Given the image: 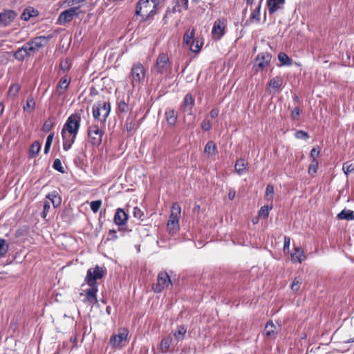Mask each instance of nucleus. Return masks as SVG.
<instances>
[{
    "mask_svg": "<svg viewBox=\"0 0 354 354\" xmlns=\"http://www.w3.org/2000/svg\"><path fill=\"white\" fill-rule=\"evenodd\" d=\"M278 59L283 66H290L292 64L291 59L285 53H279Z\"/></svg>",
    "mask_w": 354,
    "mask_h": 354,
    "instance_id": "obj_31",
    "label": "nucleus"
},
{
    "mask_svg": "<svg viewBox=\"0 0 354 354\" xmlns=\"http://www.w3.org/2000/svg\"><path fill=\"white\" fill-rule=\"evenodd\" d=\"M104 274V270L98 266L88 270L85 281L90 288L84 290L86 298L84 301L85 303H88L90 305L97 303L96 294L98 289L96 281L101 279Z\"/></svg>",
    "mask_w": 354,
    "mask_h": 354,
    "instance_id": "obj_2",
    "label": "nucleus"
},
{
    "mask_svg": "<svg viewBox=\"0 0 354 354\" xmlns=\"http://www.w3.org/2000/svg\"><path fill=\"white\" fill-rule=\"evenodd\" d=\"M102 205V201L100 200L94 201L91 203V209L94 213H97Z\"/></svg>",
    "mask_w": 354,
    "mask_h": 354,
    "instance_id": "obj_47",
    "label": "nucleus"
},
{
    "mask_svg": "<svg viewBox=\"0 0 354 354\" xmlns=\"http://www.w3.org/2000/svg\"><path fill=\"white\" fill-rule=\"evenodd\" d=\"M285 0H267V6L270 15L283 9L285 5Z\"/></svg>",
    "mask_w": 354,
    "mask_h": 354,
    "instance_id": "obj_15",
    "label": "nucleus"
},
{
    "mask_svg": "<svg viewBox=\"0 0 354 354\" xmlns=\"http://www.w3.org/2000/svg\"><path fill=\"white\" fill-rule=\"evenodd\" d=\"M128 335L129 330L127 328H120L118 334L111 335L109 343L113 348H121L128 342Z\"/></svg>",
    "mask_w": 354,
    "mask_h": 354,
    "instance_id": "obj_7",
    "label": "nucleus"
},
{
    "mask_svg": "<svg viewBox=\"0 0 354 354\" xmlns=\"http://www.w3.org/2000/svg\"><path fill=\"white\" fill-rule=\"evenodd\" d=\"M16 17V12L12 10H7L0 12V26H8L12 21H14Z\"/></svg>",
    "mask_w": 354,
    "mask_h": 354,
    "instance_id": "obj_14",
    "label": "nucleus"
},
{
    "mask_svg": "<svg viewBox=\"0 0 354 354\" xmlns=\"http://www.w3.org/2000/svg\"><path fill=\"white\" fill-rule=\"evenodd\" d=\"M125 127L128 132H131L133 130L135 127V123L133 122V120L131 118H128L127 119L126 123H125Z\"/></svg>",
    "mask_w": 354,
    "mask_h": 354,
    "instance_id": "obj_48",
    "label": "nucleus"
},
{
    "mask_svg": "<svg viewBox=\"0 0 354 354\" xmlns=\"http://www.w3.org/2000/svg\"><path fill=\"white\" fill-rule=\"evenodd\" d=\"M290 245V239L288 236H284L283 251L288 252Z\"/></svg>",
    "mask_w": 354,
    "mask_h": 354,
    "instance_id": "obj_54",
    "label": "nucleus"
},
{
    "mask_svg": "<svg viewBox=\"0 0 354 354\" xmlns=\"http://www.w3.org/2000/svg\"><path fill=\"white\" fill-rule=\"evenodd\" d=\"M20 90V86L18 84H12L8 90V95L9 97H15Z\"/></svg>",
    "mask_w": 354,
    "mask_h": 354,
    "instance_id": "obj_39",
    "label": "nucleus"
},
{
    "mask_svg": "<svg viewBox=\"0 0 354 354\" xmlns=\"http://www.w3.org/2000/svg\"><path fill=\"white\" fill-rule=\"evenodd\" d=\"M40 147H41V146H40V144L39 142H37V141L34 142L32 144L30 149L29 150L30 156L31 158L36 156L40 150Z\"/></svg>",
    "mask_w": 354,
    "mask_h": 354,
    "instance_id": "obj_34",
    "label": "nucleus"
},
{
    "mask_svg": "<svg viewBox=\"0 0 354 354\" xmlns=\"http://www.w3.org/2000/svg\"><path fill=\"white\" fill-rule=\"evenodd\" d=\"M146 75V70L143 65L140 62H136L132 65L130 77H131V84L140 83L144 80Z\"/></svg>",
    "mask_w": 354,
    "mask_h": 354,
    "instance_id": "obj_8",
    "label": "nucleus"
},
{
    "mask_svg": "<svg viewBox=\"0 0 354 354\" xmlns=\"http://www.w3.org/2000/svg\"><path fill=\"white\" fill-rule=\"evenodd\" d=\"M9 245L7 244L6 241L3 239H0V258L3 257L8 252Z\"/></svg>",
    "mask_w": 354,
    "mask_h": 354,
    "instance_id": "obj_37",
    "label": "nucleus"
},
{
    "mask_svg": "<svg viewBox=\"0 0 354 354\" xmlns=\"http://www.w3.org/2000/svg\"><path fill=\"white\" fill-rule=\"evenodd\" d=\"M295 137L297 139H302V140H307L309 138L307 132L301 131V130H299V131H296Z\"/></svg>",
    "mask_w": 354,
    "mask_h": 354,
    "instance_id": "obj_50",
    "label": "nucleus"
},
{
    "mask_svg": "<svg viewBox=\"0 0 354 354\" xmlns=\"http://www.w3.org/2000/svg\"><path fill=\"white\" fill-rule=\"evenodd\" d=\"M28 57L22 48H19L15 53V57L19 60L22 61L25 59V57Z\"/></svg>",
    "mask_w": 354,
    "mask_h": 354,
    "instance_id": "obj_46",
    "label": "nucleus"
},
{
    "mask_svg": "<svg viewBox=\"0 0 354 354\" xmlns=\"http://www.w3.org/2000/svg\"><path fill=\"white\" fill-rule=\"evenodd\" d=\"M274 194V187L272 185H267L265 194L266 199L268 201H272L273 199Z\"/></svg>",
    "mask_w": 354,
    "mask_h": 354,
    "instance_id": "obj_41",
    "label": "nucleus"
},
{
    "mask_svg": "<svg viewBox=\"0 0 354 354\" xmlns=\"http://www.w3.org/2000/svg\"><path fill=\"white\" fill-rule=\"evenodd\" d=\"M111 111L109 102H97L92 107L93 116L104 125Z\"/></svg>",
    "mask_w": 354,
    "mask_h": 354,
    "instance_id": "obj_5",
    "label": "nucleus"
},
{
    "mask_svg": "<svg viewBox=\"0 0 354 354\" xmlns=\"http://www.w3.org/2000/svg\"><path fill=\"white\" fill-rule=\"evenodd\" d=\"M282 84L283 79L279 76H277L270 79L268 83V86L270 88V93L279 92Z\"/></svg>",
    "mask_w": 354,
    "mask_h": 354,
    "instance_id": "obj_18",
    "label": "nucleus"
},
{
    "mask_svg": "<svg viewBox=\"0 0 354 354\" xmlns=\"http://www.w3.org/2000/svg\"><path fill=\"white\" fill-rule=\"evenodd\" d=\"M53 138H54V133H50L46 138V145L51 146L53 140Z\"/></svg>",
    "mask_w": 354,
    "mask_h": 354,
    "instance_id": "obj_60",
    "label": "nucleus"
},
{
    "mask_svg": "<svg viewBox=\"0 0 354 354\" xmlns=\"http://www.w3.org/2000/svg\"><path fill=\"white\" fill-rule=\"evenodd\" d=\"M203 45V42L201 41V40H199L198 38H196L194 39V43H192L191 44L189 49L191 51H192L195 53H198L201 51V49Z\"/></svg>",
    "mask_w": 354,
    "mask_h": 354,
    "instance_id": "obj_33",
    "label": "nucleus"
},
{
    "mask_svg": "<svg viewBox=\"0 0 354 354\" xmlns=\"http://www.w3.org/2000/svg\"><path fill=\"white\" fill-rule=\"evenodd\" d=\"M226 27V19H218L214 21L212 35L214 39H220L224 35Z\"/></svg>",
    "mask_w": 354,
    "mask_h": 354,
    "instance_id": "obj_11",
    "label": "nucleus"
},
{
    "mask_svg": "<svg viewBox=\"0 0 354 354\" xmlns=\"http://www.w3.org/2000/svg\"><path fill=\"white\" fill-rule=\"evenodd\" d=\"M51 128V125L50 124H48L47 122H45L43 127V130L44 131H50Z\"/></svg>",
    "mask_w": 354,
    "mask_h": 354,
    "instance_id": "obj_63",
    "label": "nucleus"
},
{
    "mask_svg": "<svg viewBox=\"0 0 354 354\" xmlns=\"http://www.w3.org/2000/svg\"><path fill=\"white\" fill-rule=\"evenodd\" d=\"M219 114V109L217 108H214L211 110L209 115L212 118H216Z\"/></svg>",
    "mask_w": 354,
    "mask_h": 354,
    "instance_id": "obj_59",
    "label": "nucleus"
},
{
    "mask_svg": "<svg viewBox=\"0 0 354 354\" xmlns=\"http://www.w3.org/2000/svg\"><path fill=\"white\" fill-rule=\"evenodd\" d=\"M171 343V337H167L162 339L160 342V350L162 353H166Z\"/></svg>",
    "mask_w": 354,
    "mask_h": 354,
    "instance_id": "obj_35",
    "label": "nucleus"
},
{
    "mask_svg": "<svg viewBox=\"0 0 354 354\" xmlns=\"http://www.w3.org/2000/svg\"><path fill=\"white\" fill-rule=\"evenodd\" d=\"M46 42H47L46 37H43V36L37 37L34 38L33 39H32V44L35 45V46H36V48H37L38 50L39 48H41V47H43L44 46H45Z\"/></svg>",
    "mask_w": 354,
    "mask_h": 354,
    "instance_id": "obj_29",
    "label": "nucleus"
},
{
    "mask_svg": "<svg viewBox=\"0 0 354 354\" xmlns=\"http://www.w3.org/2000/svg\"><path fill=\"white\" fill-rule=\"evenodd\" d=\"M158 0H139L136 13L140 15L143 19H147L156 13Z\"/></svg>",
    "mask_w": 354,
    "mask_h": 354,
    "instance_id": "obj_3",
    "label": "nucleus"
},
{
    "mask_svg": "<svg viewBox=\"0 0 354 354\" xmlns=\"http://www.w3.org/2000/svg\"><path fill=\"white\" fill-rule=\"evenodd\" d=\"M302 283V279L299 277H297L294 279L292 284H291V290L293 292H297L299 290L300 286Z\"/></svg>",
    "mask_w": 354,
    "mask_h": 354,
    "instance_id": "obj_42",
    "label": "nucleus"
},
{
    "mask_svg": "<svg viewBox=\"0 0 354 354\" xmlns=\"http://www.w3.org/2000/svg\"><path fill=\"white\" fill-rule=\"evenodd\" d=\"M272 205H265L261 207L259 212V216L263 218H266L269 215V212L272 209Z\"/></svg>",
    "mask_w": 354,
    "mask_h": 354,
    "instance_id": "obj_43",
    "label": "nucleus"
},
{
    "mask_svg": "<svg viewBox=\"0 0 354 354\" xmlns=\"http://www.w3.org/2000/svg\"><path fill=\"white\" fill-rule=\"evenodd\" d=\"M204 152L208 155L209 157L215 156L217 153V147L213 141H209L206 144Z\"/></svg>",
    "mask_w": 354,
    "mask_h": 354,
    "instance_id": "obj_25",
    "label": "nucleus"
},
{
    "mask_svg": "<svg viewBox=\"0 0 354 354\" xmlns=\"http://www.w3.org/2000/svg\"><path fill=\"white\" fill-rule=\"evenodd\" d=\"M79 7H73L62 12L58 18L59 23L60 24H64L71 21L75 17L79 15Z\"/></svg>",
    "mask_w": 354,
    "mask_h": 354,
    "instance_id": "obj_10",
    "label": "nucleus"
},
{
    "mask_svg": "<svg viewBox=\"0 0 354 354\" xmlns=\"http://www.w3.org/2000/svg\"><path fill=\"white\" fill-rule=\"evenodd\" d=\"M29 44H28L27 43H26L21 48L24 49V50L25 51L26 54L27 56H30L32 54V53L31 52L30 48H29Z\"/></svg>",
    "mask_w": 354,
    "mask_h": 354,
    "instance_id": "obj_58",
    "label": "nucleus"
},
{
    "mask_svg": "<svg viewBox=\"0 0 354 354\" xmlns=\"http://www.w3.org/2000/svg\"><path fill=\"white\" fill-rule=\"evenodd\" d=\"M271 57L270 54L268 53H259L255 59L254 66L257 67L261 71L263 70L269 65Z\"/></svg>",
    "mask_w": 354,
    "mask_h": 354,
    "instance_id": "obj_12",
    "label": "nucleus"
},
{
    "mask_svg": "<svg viewBox=\"0 0 354 354\" xmlns=\"http://www.w3.org/2000/svg\"><path fill=\"white\" fill-rule=\"evenodd\" d=\"M201 128L203 131H207L211 129V122L209 120L205 119L201 123Z\"/></svg>",
    "mask_w": 354,
    "mask_h": 354,
    "instance_id": "obj_52",
    "label": "nucleus"
},
{
    "mask_svg": "<svg viewBox=\"0 0 354 354\" xmlns=\"http://www.w3.org/2000/svg\"><path fill=\"white\" fill-rule=\"evenodd\" d=\"M344 173L348 176L354 171V165L348 164V162H344L342 166Z\"/></svg>",
    "mask_w": 354,
    "mask_h": 354,
    "instance_id": "obj_45",
    "label": "nucleus"
},
{
    "mask_svg": "<svg viewBox=\"0 0 354 354\" xmlns=\"http://www.w3.org/2000/svg\"><path fill=\"white\" fill-rule=\"evenodd\" d=\"M172 12H180L188 8V0H173Z\"/></svg>",
    "mask_w": 354,
    "mask_h": 354,
    "instance_id": "obj_19",
    "label": "nucleus"
},
{
    "mask_svg": "<svg viewBox=\"0 0 354 354\" xmlns=\"http://www.w3.org/2000/svg\"><path fill=\"white\" fill-rule=\"evenodd\" d=\"M69 84L70 80L66 76H64L60 79L57 86V92L59 95H62L65 93L69 86Z\"/></svg>",
    "mask_w": 354,
    "mask_h": 354,
    "instance_id": "obj_21",
    "label": "nucleus"
},
{
    "mask_svg": "<svg viewBox=\"0 0 354 354\" xmlns=\"http://www.w3.org/2000/svg\"><path fill=\"white\" fill-rule=\"evenodd\" d=\"M235 196L236 192L234 190L230 189L228 193V198L232 201L235 198Z\"/></svg>",
    "mask_w": 354,
    "mask_h": 354,
    "instance_id": "obj_62",
    "label": "nucleus"
},
{
    "mask_svg": "<svg viewBox=\"0 0 354 354\" xmlns=\"http://www.w3.org/2000/svg\"><path fill=\"white\" fill-rule=\"evenodd\" d=\"M339 219L352 221L354 220V212L351 209H343L337 214Z\"/></svg>",
    "mask_w": 354,
    "mask_h": 354,
    "instance_id": "obj_27",
    "label": "nucleus"
},
{
    "mask_svg": "<svg viewBox=\"0 0 354 354\" xmlns=\"http://www.w3.org/2000/svg\"><path fill=\"white\" fill-rule=\"evenodd\" d=\"M171 284L170 277L166 272H160L157 278V283L152 287L155 292H160L164 288Z\"/></svg>",
    "mask_w": 354,
    "mask_h": 354,
    "instance_id": "obj_9",
    "label": "nucleus"
},
{
    "mask_svg": "<svg viewBox=\"0 0 354 354\" xmlns=\"http://www.w3.org/2000/svg\"><path fill=\"white\" fill-rule=\"evenodd\" d=\"M129 110V104L124 100H121L118 103V111L122 113H127Z\"/></svg>",
    "mask_w": 354,
    "mask_h": 354,
    "instance_id": "obj_38",
    "label": "nucleus"
},
{
    "mask_svg": "<svg viewBox=\"0 0 354 354\" xmlns=\"http://www.w3.org/2000/svg\"><path fill=\"white\" fill-rule=\"evenodd\" d=\"M194 105V100L191 94H187L185 96L183 102V111L187 112L188 115H192V108Z\"/></svg>",
    "mask_w": 354,
    "mask_h": 354,
    "instance_id": "obj_17",
    "label": "nucleus"
},
{
    "mask_svg": "<svg viewBox=\"0 0 354 354\" xmlns=\"http://www.w3.org/2000/svg\"><path fill=\"white\" fill-rule=\"evenodd\" d=\"M53 168L56 169L57 171L64 173V167H62V162L59 159H55L53 162Z\"/></svg>",
    "mask_w": 354,
    "mask_h": 354,
    "instance_id": "obj_49",
    "label": "nucleus"
},
{
    "mask_svg": "<svg viewBox=\"0 0 354 354\" xmlns=\"http://www.w3.org/2000/svg\"><path fill=\"white\" fill-rule=\"evenodd\" d=\"M88 138L91 145L98 146L102 142L103 131L97 123H93L88 127Z\"/></svg>",
    "mask_w": 354,
    "mask_h": 354,
    "instance_id": "obj_6",
    "label": "nucleus"
},
{
    "mask_svg": "<svg viewBox=\"0 0 354 354\" xmlns=\"http://www.w3.org/2000/svg\"><path fill=\"white\" fill-rule=\"evenodd\" d=\"M275 326L272 322H268L264 329L265 335L271 337L274 334Z\"/></svg>",
    "mask_w": 354,
    "mask_h": 354,
    "instance_id": "obj_36",
    "label": "nucleus"
},
{
    "mask_svg": "<svg viewBox=\"0 0 354 354\" xmlns=\"http://www.w3.org/2000/svg\"><path fill=\"white\" fill-rule=\"evenodd\" d=\"M82 116L80 112L71 114L66 120L62 129L63 149L68 151L74 143L81 124Z\"/></svg>",
    "mask_w": 354,
    "mask_h": 354,
    "instance_id": "obj_1",
    "label": "nucleus"
},
{
    "mask_svg": "<svg viewBox=\"0 0 354 354\" xmlns=\"http://www.w3.org/2000/svg\"><path fill=\"white\" fill-rule=\"evenodd\" d=\"M35 108V102L32 97H28L26 104L24 106V111L28 113H31Z\"/></svg>",
    "mask_w": 354,
    "mask_h": 354,
    "instance_id": "obj_30",
    "label": "nucleus"
},
{
    "mask_svg": "<svg viewBox=\"0 0 354 354\" xmlns=\"http://www.w3.org/2000/svg\"><path fill=\"white\" fill-rule=\"evenodd\" d=\"M133 214L135 218L141 220H142V217L144 216L143 212L138 207L133 208Z\"/></svg>",
    "mask_w": 354,
    "mask_h": 354,
    "instance_id": "obj_51",
    "label": "nucleus"
},
{
    "mask_svg": "<svg viewBox=\"0 0 354 354\" xmlns=\"http://www.w3.org/2000/svg\"><path fill=\"white\" fill-rule=\"evenodd\" d=\"M299 114H300V112H299V109L298 107H295L292 111V113H291V116L292 118L295 120H299Z\"/></svg>",
    "mask_w": 354,
    "mask_h": 354,
    "instance_id": "obj_56",
    "label": "nucleus"
},
{
    "mask_svg": "<svg viewBox=\"0 0 354 354\" xmlns=\"http://www.w3.org/2000/svg\"><path fill=\"white\" fill-rule=\"evenodd\" d=\"M292 261L301 263L305 259L304 251L301 248H295V251L291 254Z\"/></svg>",
    "mask_w": 354,
    "mask_h": 354,
    "instance_id": "obj_24",
    "label": "nucleus"
},
{
    "mask_svg": "<svg viewBox=\"0 0 354 354\" xmlns=\"http://www.w3.org/2000/svg\"><path fill=\"white\" fill-rule=\"evenodd\" d=\"M113 220L115 225L118 226L124 225L128 221V214L124 209L118 208L114 215Z\"/></svg>",
    "mask_w": 354,
    "mask_h": 354,
    "instance_id": "obj_16",
    "label": "nucleus"
},
{
    "mask_svg": "<svg viewBox=\"0 0 354 354\" xmlns=\"http://www.w3.org/2000/svg\"><path fill=\"white\" fill-rule=\"evenodd\" d=\"M85 0H66L68 4H73L74 3L84 2Z\"/></svg>",
    "mask_w": 354,
    "mask_h": 354,
    "instance_id": "obj_64",
    "label": "nucleus"
},
{
    "mask_svg": "<svg viewBox=\"0 0 354 354\" xmlns=\"http://www.w3.org/2000/svg\"><path fill=\"white\" fill-rule=\"evenodd\" d=\"M169 57L166 53H160L156 60L154 69L159 73H162L167 68Z\"/></svg>",
    "mask_w": 354,
    "mask_h": 354,
    "instance_id": "obj_13",
    "label": "nucleus"
},
{
    "mask_svg": "<svg viewBox=\"0 0 354 354\" xmlns=\"http://www.w3.org/2000/svg\"><path fill=\"white\" fill-rule=\"evenodd\" d=\"M50 209L49 201H46L44 204V210L42 212V217L46 218Z\"/></svg>",
    "mask_w": 354,
    "mask_h": 354,
    "instance_id": "obj_55",
    "label": "nucleus"
},
{
    "mask_svg": "<svg viewBox=\"0 0 354 354\" xmlns=\"http://www.w3.org/2000/svg\"><path fill=\"white\" fill-rule=\"evenodd\" d=\"M194 35H195L194 28L187 30L183 35V45L184 46H187L190 47L191 44L192 43H194V39H196L194 37Z\"/></svg>",
    "mask_w": 354,
    "mask_h": 354,
    "instance_id": "obj_20",
    "label": "nucleus"
},
{
    "mask_svg": "<svg viewBox=\"0 0 354 354\" xmlns=\"http://www.w3.org/2000/svg\"><path fill=\"white\" fill-rule=\"evenodd\" d=\"M187 333V328L185 326H178L177 330L174 333V338L177 341H180L184 339V337Z\"/></svg>",
    "mask_w": 354,
    "mask_h": 354,
    "instance_id": "obj_28",
    "label": "nucleus"
},
{
    "mask_svg": "<svg viewBox=\"0 0 354 354\" xmlns=\"http://www.w3.org/2000/svg\"><path fill=\"white\" fill-rule=\"evenodd\" d=\"M247 166L248 162H246L244 159L241 158L236 160L234 167L236 173L239 176H241L245 173Z\"/></svg>",
    "mask_w": 354,
    "mask_h": 354,
    "instance_id": "obj_23",
    "label": "nucleus"
},
{
    "mask_svg": "<svg viewBox=\"0 0 354 354\" xmlns=\"http://www.w3.org/2000/svg\"><path fill=\"white\" fill-rule=\"evenodd\" d=\"M319 155V150L317 149L316 148H313L310 151V157L313 158V160L316 159L317 157H318Z\"/></svg>",
    "mask_w": 354,
    "mask_h": 354,
    "instance_id": "obj_57",
    "label": "nucleus"
},
{
    "mask_svg": "<svg viewBox=\"0 0 354 354\" xmlns=\"http://www.w3.org/2000/svg\"><path fill=\"white\" fill-rule=\"evenodd\" d=\"M318 162L316 159L312 160L308 167V174L313 176L317 171Z\"/></svg>",
    "mask_w": 354,
    "mask_h": 354,
    "instance_id": "obj_44",
    "label": "nucleus"
},
{
    "mask_svg": "<svg viewBox=\"0 0 354 354\" xmlns=\"http://www.w3.org/2000/svg\"><path fill=\"white\" fill-rule=\"evenodd\" d=\"M260 9L261 6L260 4H259L250 15V19L251 21H255L257 22H259L260 21Z\"/></svg>",
    "mask_w": 354,
    "mask_h": 354,
    "instance_id": "obj_40",
    "label": "nucleus"
},
{
    "mask_svg": "<svg viewBox=\"0 0 354 354\" xmlns=\"http://www.w3.org/2000/svg\"><path fill=\"white\" fill-rule=\"evenodd\" d=\"M27 44L30 45L29 48H30L31 52L32 53V54L38 50L37 48H36V46H35V45L32 44V40L28 41Z\"/></svg>",
    "mask_w": 354,
    "mask_h": 354,
    "instance_id": "obj_61",
    "label": "nucleus"
},
{
    "mask_svg": "<svg viewBox=\"0 0 354 354\" xmlns=\"http://www.w3.org/2000/svg\"><path fill=\"white\" fill-rule=\"evenodd\" d=\"M181 214V207L177 203L172 205L167 230L169 234H176L180 230L179 219Z\"/></svg>",
    "mask_w": 354,
    "mask_h": 354,
    "instance_id": "obj_4",
    "label": "nucleus"
},
{
    "mask_svg": "<svg viewBox=\"0 0 354 354\" xmlns=\"http://www.w3.org/2000/svg\"><path fill=\"white\" fill-rule=\"evenodd\" d=\"M118 239L117 232L114 230H111L109 232L107 240L108 241H115Z\"/></svg>",
    "mask_w": 354,
    "mask_h": 354,
    "instance_id": "obj_53",
    "label": "nucleus"
},
{
    "mask_svg": "<svg viewBox=\"0 0 354 354\" xmlns=\"http://www.w3.org/2000/svg\"><path fill=\"white\" fill-rule=\"evenodd\" d=\"M165 118L169 126H174L177 121V115L174 109H167L165 111Z\"/></svg>",
    "mask_w": 354,
    "mask_h": 354,
    "instance_id": "obj_22",
    "label": "nucleus"
},
{
    "mask_svg": "<svg viewBox=\"0 0 354 354\" xmlns=\"http://www.w3.org/2000/svg\"><path fill=\"white\" fill-rule=\"evenodd\" d=\"M37 11L32 8H28L24 10L21 18L24 21H28L31 17L37 15Z\"/></svg>",
    "mask_w": 354,
    "mask_h": 354,
    "instance_id": "obj_32",
    "label": "nucleus"
},
{
    "mask_svg": "<svg viewBox=\"0 0 354 354\" xmlns=\"http://www.w3.org/2000/svg\"><path fill=\"white\" fill-rule=\"evenodd\" d=\"M46 197L50 201L54 207H57L61 204V197L56 191L49 193Z\"/></svg>",
    "mask_w": 354,
    "mask_h": 354,
    "instance_id": "obj_26",
    "label": "nucleus"
}]
</instances>
